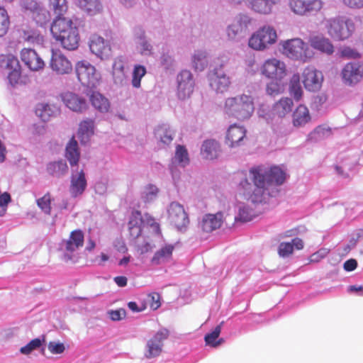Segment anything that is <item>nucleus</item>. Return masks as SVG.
I'll list each match as a JSON object with an SVG mask.
<instances>
[{
  "label": "nucleus",
  "mask_w": 363,
  "mask_h": 363,
  "mask_svg": "<svg viewBox=\"0 0 363 363\" xmlns=\"http://www.w3.org/2000/svg\"><path fill=\"white\" fill-rule=\"evenodd\" d=\"M252 182L247 178L244 172H238L236 179L238 181V189L247 199L253 203H261L267 187L271 184L281 185L286 180V173L278 166L269 168L264 165L252 167L249 170Z\"/></svg>",
  "instance_id": "f257e3e1"
},
{
  "label": "nucleus",
  "mask_w": 363,
  "mask_h": 363,
  "mask_svg": "<svg viewBox=\"0 0 363 363\" xmlns=\"http://www.w3.org/2000/svg\"><path fill=\"white\" fill-rule=\"evenodd\" d=\"M51 33L56 41L67 50H74L79 44V35L77 28L72 20L59 17L52 23Z\"/></svg>",
  "instance_id": "f03ea898"
},
{
  "label": "nucleus",
  "mask_w": 363,
  "mask_h": 363,
  "mask_svg": "<svg viewBox=\"0 0 363 363\" xmlns=\"http://www.w3.org/2000/svg\"><path fill=\"white\" fill-rule=\"evenodd\" d=\"M223 109L225 113L229 117L243 121L252 116L255 108L252 97L242 94L228 98L225 100Z\"/></svg>",
  "instance_id": "7ed1b4c3"
},
{
  "label": "nucleus",
  "mask_w": 363,
  "mask_h": 363,
  "mask_svg": "<svg viewBox=\"0 0 363 363\" xmlns=\"http://www.w3.org/2000/svg\"><path fill=\"white\" fill-rule=\"evenodd\" d=\"M325 28L332 39L344 41L352 35L355 26L351 18L345 16H338L326 19Z\"/></svg>",
  "instance_id": "20e7f679"
},
{
  "label": "nucleus",
  "mask_w": 363,
  "mask_h": 363,
  "mask_svg": "<svg viewBox=\"0 0 363 363\" xmlns=\"http://www.w3.org/2000/svg\"><path fill=\"white\" fill-rule=\"evenodd\" d=\"M277 33L270 25H264L254 32L248 40V45L255 50L262 51L276 43Z\"/></svg>",
  "instance_id": "39448f33"
},
{
  "label": "nucleus",
  "mask_w": 363,
  "mask_h": 363,
  "mask_svg": "<svg viewBox=\"0 0 363 363\" xmlns=\"http://www.w3.org/2000/svg\"><path fill=\"white\" fill-rule=\"evenodd\" d=\"M283 53L288 57L306 62L312 57L308 46L300 38L287 40L282 43Z\"/></svg>",
  "instance_id": "423d86ee"
},
{
  "label": "nucleus",
  "mask_w": 363,
  "mask_h": 363,
  "mask_svg": "<svg viewBox=\"0 0 363 363\" xmlns=\"http://www.w3.org/2000/svg\"><path fill=\"white\" fill-rule=\"evenodd\" d=\"M286 73L285 63L274 57L265 60L261 67V74L272 80L281 81Z\"/></svg>",
  "instance_id": "0eeeda50"
},
{
  "label": "nucleus",
  "mask_w": 363,
  "mask_h": 363,
  "mask_svg": "<svg viewBox=\"0 0 363 363\" xmlns=\"http://www.w3.org/2000/svg\"><path fill=\"white\" fill-rule=\"evenodd\" d=\"M76 72L79 82L88 86H95L100 80V74L96 68L85 60L77 63Z\"/></svg>",
  "instance_id": "6e6552de"
},
{
  "label": "nucleus",
  "mask_w": 363,
  "mask_h": 363,
  "mask_svg": "<svg viewBox=\"0 0 363 363\" xmlns=\"http://www.w3.org/2000/svg\"><path fill=\"white\" fill-rule=\"evenodd\" d=\"M168 218L171 224L180 231L186 230L189 224L188 214L183 206L177 202L170 203L168 208Z\"/></svg>",
  "instance_id": "1a4fd4ad"
},
{
  "label": "nucleus",
  "mask_w": 363,
  "mask_h": 363,
  "mask_svg": "<svg viewBox=\"0 0 363 363\" xmlns=\"http://www.w3.org/2000/svg\"><path fill=\"white\" fill-rule=\"evenodd\" d=\"M289 6L294 14L304 16L320 11L323 2L322 0H289Z\"/></svg>",
  "instance_id": "9d476101"
},
{
  "label": "nucleus",
  "mask_w": 363,
  "mask_h": 363,
  "mask_svg": "<svg viewBox=\"0 0 363 363\" xmlns=\"http://www.w3.org/2000/svg\"><path fill=\"white\" fill-rule=\"evenodd\" d=\"M302 82L306 90L317 91L321 88L323 76L321 72L308 66L304 69L302 73Z\"/></svg>",
  "instance_id": "9b49d317"
},
{
  "label": "nucleus",
  "mask_w": 363,
  "mask_h": 363,
  "mask_svg": "<svg viewBox=\"0 0 363 363\" xmlns=\"http://www.w3.org/2000/svg\"><path fill=\"white\" fill-rule=\"evenodd\" d=\"M169 331L163 329L157 332L147 342L145 356L147 358H153L159 356L163 347V342L168 337Z\"/></svg>",
  "instance_id": "f8f14e48"
},
{
  "label": "nucleus",
  "mask_w": 363,
  "mask_h": 363,
  "mask_svg": "<svg viewBox=\"0 0 363 363\" xmlns=\"http://www.w3.org/2000/svg\"><path fill=\"white\" fill-rule=\"evenodd\" d=\"M342 78L345 84L354 85L363 79V64L359 62H348L341 72Z\"/></svg>",
  "instance_id": "ddd939ff"
},
{
  "label": "nucleus",
  "mask_w": 363,
  "mask_h": 363,
  "mask_svg": "<svg viewBox=\"0 0 363 363\" xmlns=\"http://www.w3.org/2000/svg\"><path fill=\"white\" fill-rule=\"evenodd\" d=\"M177 82L178 97L182 100L189 98L194 88V81L191 72L182 70L177 76Z\"/></svg>",
  "instance_id": "4468645a"
},
{
  "label": "nucleus",
  "mask_w": 363,
  "mask_h": 363,
  "mask_svg": "<svg viewBox=\"0 0 363 363\" xmlns=\"http://www.w3.org/2000/svg\"><path fill=\"white\" fill-rule=\"evenodd\" d=\"M252 18L247 14H240L235 21L227 28V35L230 39L234 40L240 35L246 33L252 25Z\"/></svg>",
  "instance_id": "2eb2a0df"
},
{
  "label": "nucleus",
  "mask_w": 363,
  "mask_h": 363,
  "mask_svg": "<svg viewBox=\"0 0 363 363\" xmlns=\"http://www.w3.org/2000/svg\"><path fill=\"white\" fill-rule=\"evenodd\" d=\"M89 45L91 52L101 60L107 59L111 55V48L109 42L97 34L91 36Z\"/></svg>",
  "instance_id": "dca6fc26"
},
{
  "label": "nucleus",
  "mask_w": 363,
  "mask_h": 363,
  "mask_svg": "<svg viewBox=\"0 0 363 363\" xmlns=\"http://www.w3.org/2000/svg\"><path fill=\"white\" fill-rule=\"evenodd\" d=\"M245 6L255 13L268 16L272 13L273 9L282 0H242Z\"/></svg>",
  "instance_id": "f3484780"
},
{
  "label": "nucleus",
  "mask_w": 363,
  "mask_h": 363,
  "mask_svg": "<svg viewBox=\"0 0 363 363\" xmlns=\"http://www.w3.org/2000/svg\"><path fill=\"white\" fill-rule=\"evenodd\" d=\"M223 65L216 68L209 75V84L217 92L223 93L228 91L230 85V78L222 69Z\"/></svg>",
  "instance_id": "a211bd4d"
},
{
  "label": "nucleus",
  "mask_w": 363,
  "mask_h": 363,
  "mask_svg": "<svg viewBox=\"0 0 363 363\" xmlns=\"http://www.w3.org/2000/svg\"><path fill=\"white\" fill-rule=\"evenodd\" d=\"M50 65L58 74H69L72 70L71 62L60 50H52Z\"/></svg>",
  "instance_id": "6ab92c4d"
},
{
  "label": "nucleus",
  "mask_w": 363,
  "mask_h": 363,
  "mask_svg": "<svg viewBox=\"0 0 363 363\" xmlns=\"http://www.w3.org/2000/svg\"><path fill=\"white\" fill-rule=\"evenodd\" d=\"M246 129L241 125L233 124L228 128L225 143L233 148L240 146L246 137Z\"/></svg>",
  "instance_id": "aec40b11"
},
{
  "label": "nucleus",
  "mask_w": 363,
  "mask_h": 363,
  "mask_svg": "<svg viewBox=\"0 0 363 363\" xmlns=\"http://www.w3.org/2000/svg\"><path fill=\"white\" fill-rule=\"evenodd\" d=\"M23 62L32 71H39L45 67V62L35 50L23 48L21 52Z\"/></svg>",
  "instance_id": "412c9836"
},
{
  "label": "nucleus",
  "mask_w": 363,
  "mask_h": 363,
  "mask_svg": "<svg viewBox=\"0 0 363 363\" xmlns=\"http://www.w3.org/2000/svg\"><path fill=\"white\" fill-rule=\"evenodd\" d=\"M308 43L311 48L327 55H331L335 48L331 40L323 35H314L309 38Z\"/></svg>",
  "instance_id": "4be33fe9"
},
{
  "label": "nucleus",
  "mask_w": 363,
  "mask_h": 363,
  "mask_svg": "<svg viewBox=\"0 0 363 363\" xmlns=\"http://www.w3.org/2000/svg\"><path fill=\"white\" fill-rule=\"evenodd\" d=\"M61 98L65 106L73 111L82 112L87 108L86 100L74 93H63Z\"/></svg>",
  "instance_id": "5701e85b"
},
{
  "label": "nucleus",
  "mask_w": 363,
  "mask_h": 363,
  "mask_svg": "<svg viewBox=\"0 0 363 363\" xmlns=\"http://www.w3.org/2000/svg\"><path fill=\"white\" fill-rule=\"evenodd\" d=\"M64 242L65 251L72 255L84 245V235L83 231L79 229L72 230L69 238Z\"/></svg>",
  "instance_id": "b1692460"
},
{
  "label": "nucleus",
  "mask_w": 363,
  "mask_h": 363,
  "mask_svg": "<svg viewBox=\"0 0 363 363\" xmlns=\"http://www.w3.org/2000/svg\"><path fill=\"white\" fill-rule=\"evenodd\" d=\"M87 186L85 174L83 170L77 174H72L70 180L69 192L72 197L76 198L84 192Z\"/></svg>",
  "instance_id": "393cba45"
},
{
  "label": "nucleus",
  "mask_w": 363,
  "mask_h": 363,
  "mask_svg": "<svg viewBox=\"0 0 363 363\" xmlns=\"http://www.w3.org/2000/svg\"><path fill=\"white\" fill-rule=\"evenodd\" d=\"M311 120L310 111L308 107L303 104L298 105L292 113V124L294 127H303Z\"/></svg>",
  "instance_id": "a878e982"
},
{
  "label": "nucleus",
  "mask_w": 363,
  "mask_h": 363,
  "mask_svg": "<svg viewBox=\"0 0 363 363\" xmlns=\"http://www.w3.org/2000/svg\"><path fill=\"white\" fill-rule=\"evenodd\" d=\"M223 223L222 213L206 214L201 221V229L203 232L211 233L219 228Z\"/></svg>",
  "instance_id": "bb28decb"
},
{
  "label": "nucleus",
  "mask_w": 363,
  "mask_h": 363,
  "mask_svg": "<svg viewBox=\"0 0 363 363\" xmlns=\"http://www.w3.org/2000/svg\"><path fill=\"white\" fill-rule=\"evenodd\" d=\"M293 106L291 99L282 97L273 105L272 113L274 116L284 118L291 111Z\"/></svg>",
  "instance_id": "cd10ccee"
},
{
  "label": "nucleus",
  "mask_w": 363,
  "mask_h": 363,
  "mask_svg": "<svg viewBox=\"0 0 363 363\" xmlns=\"http://www.w3.org/2000/svg\"><path fill=\"white\" fill-rule=\"evenodd\" d=\"M65 157L69 161V164L73 167L78 164L80 158V152L78 147L77 141L73 136L66 145Z\"/></svg>",
  "instance_id": "c85d7f7f"
},
{
  "label": "nucleus",
  "mask_w": 363,
  "mask_h": 363,
  "mask_svg": "<svg viewBox=\"0 0 363 363\" xmlns=\"http://www.w3.org/2000/svg\"><path fill=\"white\" fill-rule=\"evenodd\" d=\"M89 101L91 105L101 113H106L110 108L108 99L98 91H93L89 95Z\"/></svg>",
  "instance_id": "c756f323"
},
{
  "label": "nucleus",
  "mask_w": 363,
  "mask_h": 363,
  "mask_svg": "<svg viewBox=\"0 0 363 363\" xmlns=\"http://www.w3.org/2000/svg\"><path fill=\"white\" fill-rule=\"evenodd\" d=\"M143 218L140 212H133L128 222V230L130 235L133 238H138L142 233Z\"/></svg>",
  "instance_id": "7c9ffc66"
},
{
  "label": "nucleus",
  "mask_w": 363,
  "mask_h": 363,
  "mask_svg": "<svg viewBox=\"0 0 363 363\" xmlns=\"http://www.w3.org/2000/svg\"><path fill=\"white\" fill-rule=\"evenodd\" d=\"M220 144L216 140H206L201 147V154L207 160L216 158L220 152Z\"/></svg>",
  "instance_id": "2f4dec72"
},
{
  "label": "nucleus",
  "mask_w": 363,
  "mask_h": 363,
  "mask_svg": "<svg viewBox=\"0 0 363 363\" xmlns=\"http://www.w3.org/2000/svg\"><path fill=\"white\" fill-rule=\"evenodd\" d=\"M37 116L43 121H48L60 113L58 108L49 104H39L35 109Z\"/></svg>",
  "instance_id": "473e14b6"
},
{
  "label": "nucleus",
  "mask_w": 363,
  "mask_h": 363,
  "mask_svg": "<svg viewBox=\"0 0 363 363\" xmlns=\"http://www.w3.org/2000/svg\"><path fill=\"white\" fill-rule=\"evenodd\" d=\"M125 62L122 57H116L113 63L112 77L116 84H122L125 79Z\"/></svg>",
  "instance_id": "72a5a7b5"
},
{
  "label": "nucleus",
  "mask_w": 363,
  "mask_h": 363,
  "mask_svg": "<svg viewBox=\"0 0 363 363\" xmlns=\"http://www.w3.org/2000/svg\"><path fill=\"white\" fill-rule=\"evenodd\" d=\"M46 170L50 176L59 178L67 172L68 167L65 161L60 160L49 162Z\"/></svg>",
  "instance_id": "f704fd0d"
},
{
  "label": "nucleus",
  "mask_w": 363,
  "mask_h": 363,
  "mask_svg": "<svg viewBox=\"0 0 363 363\" xmlns=\"http://www.w3.org/2000/svg\"><path fill=\"white\" fill-rule=\"evenodd\" d=\"M173 250L174 247L170 245L162 247L155 253L151 260L152 263L157 265L168 261L172 257Z\"/></svg>",
  "instance_id": "c9c22d12"
},
{
  "label": "nucleus",
  "mask_w": 363,
  "mask_h": 363,
  "mask_svg": "<svg viewBox=\"0 0 363 363\" xmlns=\"http://www.w3.org/2000/svg\"><path fill=\"white\" fill-rule=\"evenodd\" d=\"M289 93L295 101H298L303 96V89L300 83V76L298 74H294L291 77L289 83Z\"/></svg>",
  "instance_id": "e433bc0d"
},
{
  "label": "nucleus",
  "mask_w": 363,
  "mask_h": 363,
  "mask_svg": "<svg viewBox=\"0 0 363 363\" xmlns=\"http://www.w3.org/2000/svg\"><path fill=\"white\" fill-rule=\"evenodd\" d=\"M94 134V121L86 119L79 124L78 135L82 142L88 140L89 137Z\"/></svg>",
  "instance_id": "4c0bfd02"
},
{
  "label": "nucleus",
  "mask_w": 363,
  "mask_h": 363,
  "mask_svg": "<svg viewBox=\"0 0 363 363\" xmlns=\"http://www.w3.org/2000/svg\"><path fill=\"white\" fill-rule=\"evenodd\" d=\"M155 135L164 144H169L173 140V131L166 125L157 126Z\"/></svg>",
  "instance_id": "58836bf2"
},
{
  "label": "nucleus",
  "mask_w": 363,
  "mask_h": 363,
  "mask_svg": "<svg viewBox=\"0 0 363 363\" xmlns=\"http://www.w3.org/2000/svg\"><path fill=\"white\" fill-rule=\"evenodd\" d=\"M81 9L90 15H94L101 9V4L99 0H79Z\"/></svg>",
  "instance_id": "ea45409f"
},
{
  "label": "nucleus",
  "mask_w": 363,
  "mask_h": 363,
  "mask_svg": "<svg viewBox=\"0 0 363 363\" xmlns=\"http://www.w3.org/2000/svg\"><path fill=\"white\" fill-rule=\"evenodd\" d=\"M174 158L182 167H185L189 163L188 151L184 145H178L176 147Z\"/></svg>",
  "instance_id": "a19ab883"
},
{
  "label": "nucleus",
  "mask_w": 363,
  "mask_h": 363,
  "mask_svg": "<svg viewBox=\"0 0 363 363\" xmlns=\"http://www.w3.org/2000/svg\"><path fill=\"white\" fill-rule=\"evenodd\" d=\"M10 20L6 10L0 7V37L5 35L9 28Z\"/></svg>",
  "instance_id": "79ce46f5"
},
{
  "label": "nucleus",
  "mask_w": 363,
  "mask_h": 363,
  "mask_svg": "<svg viewBox=\"0 0 363 363\" xmlns=\"http://www.w3.org/2000/svg\"><path fill=\"white\" fill-rule=\"evenodd\" d=\"M146 74V69L143 65H135L133 72L132 85L135 88L140 86L141 79Z\"/></svg>",
  "instance_id": "37998d69"
},
{
  "label": "nucleus",
  "mask_w": 363,
  "mask_h": 363,
  "mask_svg": "<svg viewBox=\"0 0 363 363\" xmlns=\"http://www.w3.org/2000/svg\"><path fill=\"white\" fill-rule=\"evenodd\" d=\"M49 4L50 9L57 15V18L61 17L67 9L65 0H49Z\"/></svg>",
  "instance_id": "c03bdc74"
},
{
  "label": "nucleus",
  "mask_w": 363,
  "mask_h": 363,
  "mask_svg": "<svg viewBox=\"0 0 363 363\" xmlns=\"http://www.w3.org/2000/svg\"><path fill=\"white\" fill-rule=\"evenodd\" d=\"M8 79L12 86L26 84L27 81V78L21 75V68L10 71Z\"/></svg>",
  "instance_id": "a18cd8bd"
},
{
  "label": "nucleus",
  "mask_w": 363,
  "mask_h": 363,
  "mask_svg": "<svg viewBox=\"0 0 363 363\" xmlns=\"http://www.w3.org/2000/svg\"><path fill=\"white\" fill-rule=\"evenodd\" d=\"M44 340V338L43 340H40V338H35L30 341L26 345L22 347L20 349V352L23 354H29L33 350L40 347Z\"/></svg>",
  "instance_id": "49530a36"
},
{
  "label": "nucleus",
  "mask_w": 363,
  "mask_h": 363,
  "mask_svg": "<svg viewBox=\"0 0 363 363\" xmlns=\"http://www.w3.org/2000/svg\"><path fill=\"white\" fill-rule=\"evenodd\" d=\"M255 217L254 211L245 206L239 208L238 217L235 218L242 222L251 220Z\"/></svg>",
  "instance_id": "de8ad7c7"
},
{
  "label": "nucleus",
  "mask_w": 363,
  "mask_h": 363,
  "mask_svg": "<svg viewBox=\"0 0 363 363\" xmlns=\"http://www.w3.org/2000/svg\"><path fill=\"white\" fill-rule=\"evenodd\" d=\"M37 204L40 209L47 214L51 211V196L49 193L37 200Z\"/></svg>",
  "instance_id": "09e8293b"
},
{
  "label": "nucleus",
  "mask_w": 363,
  "mask_h": 363,
  "mask_svg": "<svg viewBox=\"0 0 363 363\" xmlns=\"http://www.w3.org/2000/svg\"><path fill=\"white\" fill-rule=\"evenodd\" d=\"M145 301L152 310H157L161 306L160 296L156 292L148 294Z\"/></svg>",
  "instance_id": "8fccbe9b"
},
{
  "label": "nucleus",
  "mask_w": 363,
  "mask_h": 363,
  "mask_svg": "<svg viewBox=\"0 0 363 363\" xmlns=\"http://www.w3.org/2000/svg\"><path fill=\"white\" fill-rule=\"evenodd\" d=\"M221 332V325H217L215 329L210 333H208L205 335L204 340L206 344L210 345L211 347L213 346V344L216 342V340L218 338Z\"/></svg>",
  "instance_id": "3c124183"
},
{
  "label": "nucleus",
  "mask_w": 363,
  "mask_h": 363,
  "mask_svg": "<svg viewBox=\"0 0 363 363\" xmlns=\"http://www.w3.org/2000/svg\"><path fill=\"white\" fill-rule=\"evenodd\" d=\"M11 201L10 194L8 192H1L0 190V216H3L6 213L7 206Z\"/></svg>",
  "instance_id": "603ef678"
},
{
  "label": "nucleus",
  "mask_w": 363,
  "mask_h": 363,
  "mask_svg": "<svg viewBox=\"0 0 363 363\" xmlns=\"http://www.w3.org/2000/svg\"><path fill=\"white\" fill-rule=\"evenodd\" d=\"M266 91L270 96H277L283 91V88L278 81H272L267 84Z\"/></svg>",
  "instance_id": "864d4df0"
},
{
  "label": "nucleus",
  "mask_w": 363,
  "mask_h": 363,
  "mask_svg": "<svg viewBox=\"0 0 363 363\" xmlns=\"http://www.w3.org/2000/svg\"><path fill=\"white\" fill-rule=\"evenodd\" d=\"M294 252V245L291 242H281L279 246V255L282 257H289Z\"/></svg>",
  "instance_id": "5fc2aeb1"
},
{
  "label": "nucleus",
  "mask_w": 363,
  "mask_h": 363,
  "mask_svg": "<svg viewBox=\"0 0 363 363\" xmlns=\"http://www.w3.org/2000/svg\"><path fill=\"white\" fill-rule=\"evenodd\" d=\"M340 55L342 57L347 59H357L360 57V54L356 50L350 47H344L340 51Z\"/></svg>",
  "instance_id": "6e6d98bb"
},
{
  "label": "nucleus",
  "mask_w": 363,
  "mask_h": 363,
  "mask_svg": "<svg viewBox=\"0 0 363 363\" xmlns=\"http://www.w3.org/2000/svg\"><path fill=\"white\" fill-rule=\"evenodd\" d=\"M157 193L158 189L157 186L152 184L147 186L144 192V198L145 201H150L152 200L157 196Z\"/></svg>",
  "instance_id": "4d7b16f0"
},
{
  "label": "nucleus",
  "mask_w": 363,
  "mask_h": 363,
  "mask_svg": "<svg viewBox=\"0 0 363 363\" xmlns=\"http://www.w3.org/2000/svg\"><path fill=\"white\" fill-rule=\"evenodd\" d=\"M6 68L11 70H16L21 68V65L18 58L12 55H9L6 57Z\"/></svg>",
  "instance_id": "13d9d810"
},
{
  "label": "nucleus",
  "mask_w": 363,
  "mask_h": 363,
  "mask_svg": "<svg viewBox=\"0 0 363 363\" xmlns=\"http://www.w3.org/2000/svg\"><path fill=\"white\" fill-rule=\"evenodd\" d=\"M206 56L203 53L194 55V63L196 69L202 70L206 65Z\"/></svg>",
  "instance_id": "bf43d9fd"
},
{
  "label": "nucleus",
  "mask_w": 363,
  "mask_h": 363,
  "mask_svg": "<svg viewBox=\"0 0 363 363\" xmlns=\"http://www.w3.org/2000/svg\"><path fill=\"white\" fill-rule=\"evenodd\" d=\"M48 347L52 354H62L65 349L62 343L55 342H50Z\"/></svg>",
  "instance_id": "052dcab7"
},
{
  "label": "nucleus",
  "mask_w": 363,
  "mask_h": 363,
  "mask_svg": "<svg viewBox=\"0 0 363 363\" xmlns=\"http://www.w3.org/2000/svg\"><path fill=\"white\" fill-rule=\"evenodd\" d=\"M110 318L112 320L117 321L124 318L126 315V311L123 308H120L115 311H110L108 312Z\"/></svg>",
  "instance_id": "680f3d73"
},
{
  "label": "nucleus",
  "mask_w": 363,
  "mask_h": 363,
  "mask_svg": "<svg viewBox=\"0 0 363 363\" xmlns=\"http://www.w3.org/2000/svg\"><path fill=\"white\" fill-rule=\"evenodd\" d=\"M328 254V250L326 249H320L315 253L312 254L310 257L311 262H318Z\"/></svg>",
  "instance_id": "e2e57ef3"
},
{
  "label": "nucleus",
  "mask_w": 363,
  "mask_h": 363,
  "mask_svg": "<svg viewBox=\"0 0 363 363\" xmlns=\"http://www.w3.org/2000/svg\"><path fill=\"white\" fill-rule=\"evenodd\" d=\"M342 1L350 8L360 9L363 7V0H342Z\"/></svg>",
  "instance_id": "0e129e2a"
},
{
  "label": "nucleus",
  "mask_w": 363,
  "mask_h": 363,
  "mask_svg": "<svg viewBox=\"0 0 363 363\" xmlns=\"http://www.w3.org/2000/svg\"><path fill=\"white\" fill-rule=\"evenodd\" d=\"M357 267V262L354 259H350L347 260L344 263V269L347 272H351L354 270Z\"/></svg>",
  "instance_id": "69168bd1"
},
{
  "label": "nucleus",
  "mask_w": 363,
  "mask_h": 363,
  "mask_svg": "<svg viewBox=\"0 0 363 363\" xmlns=\"http://www.w3.org/2000/svg\"><path fill=\"white\" fill-rule=\"evenodd\" d=\"M152 50V45L148 42H143L141 44V53L144 55L150 54Z\"/></svg>",
  "instance_id": "338daca9"
},
{
  "label": "nucleus",
  "mask_w": 363,
  "mask_h": 363,
  "mask_svg": "<svg viewBox=\"0 0 363 363\" xmlns=\"http://www.w3.org/2000/svg\"><path fill=\"white\" fill-rule=\"evenodd\" d=\"M114 281L118 286L123 287L127 285V278L123 276H118L114 278Z\"/></svg>",
  "instance_id": "774afa93"
}]
</instances>
